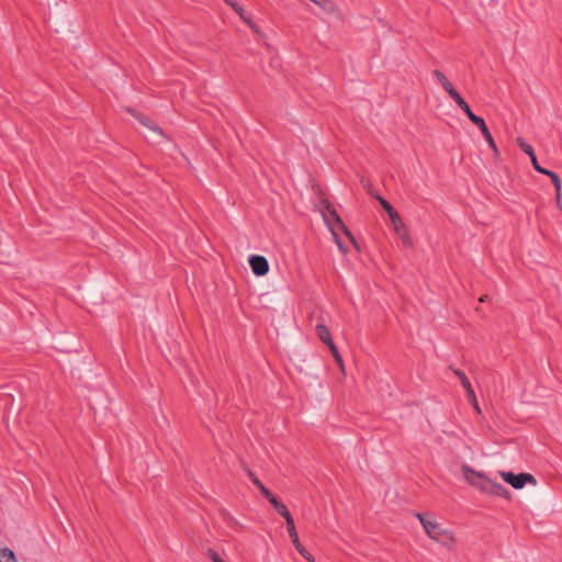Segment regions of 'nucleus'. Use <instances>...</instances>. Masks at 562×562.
I'll return each instance as SVG.
<instances>
[{
	"label": "nucleus",
	"mask_w": 562,
	"mask_h": 562,
	"mask_svg": "<svg viewBox=\"0 0 562 562\" xmlns=\"http://www.w3.org/2000/svg\"><path fill=\"white\" fill-rule=\"evenodd\" d=\"M539 173H542V175H546L549 177V173H551L552 171L549 170V169H546L543 167L540 166V170H537Z\"/></svg>",
	"instance_id": "obj_31"
},
{
	"label": "nucleus",
	"mask_w": 562,
	"mask_h": 562,
	"mask_svg": "<svg viewBox=\"0 0 562 562\" xmlns=\"http://www.w3.org/2000/svg\"><path fill=\"white\" fill-rule=\"evenodd\" d=\"M324 221L327 223L328 227L331 226L329 222V217L333 218L336 226L353 243L356 244L355 237L349 231V228L344 224L341 217L337 213L336 209L329 204L326 203L325 205V212L323 213Z\"/></svg>",
	"instance_id": "obj_5"
},
{
	"label": "nucleus",
	"mask_w": 562,
	"mask_h": 562,
	"mask_svg": "<svg viewBox=\"0 0 562 562\" xmlns=\"http://www.w3.org/2000/svg\"><path fill=\"white\" fill-rule=\"evenodd\" d=\"M555 200H557L558 205H560V202H561V191L560 192L555 191Z\"/></svg>",
	"instance_id": "obj_32"
},
{
	"label": "nucleus",
	"mask_w": 562,
	"mask_h": 562,
	"mask_svg": "<svg viewBox=\"0 0 562 562\" xmlns=\"http://www.w3.org/2000/svg\"><path fill=\"white\" fill-rule=\"evenodd\" d=\"M458 106L467 114L468 119L475 125L479 127V130L482 132L485 140L488 143L490 147L492 149H494L495 151L497 150L496 149V144L493 139V136L492 134L490 133L486 124H485V121L483 120V117L481 116H477L476 114H474L470 108V105L464 101V99L458 103Z\"/></svg>",
	"instance_id": "obj_2"
},
{
	"label": "nucleus",
	"mask_w": 562,
	"mask_h": 562,
	"mask_svg": "<svg viewBox=\"0 0 562 562\" xmlns=\"http://www.w3.org/2000/svg\"><path fill=\"white\" fill-rule=\"evenodd\" d=\"M416 517L419 519L422 526L424 527V524L426 522H431L432 520H429L425 517V515L420 514V513H417L416 514Z\"/></svg>",
	"instance_id": "obj_26"
},
{
	"label": "nucleus",
	"mask_w": 562,
	"mask_h": 562,
	"mask_svg": "<svg viewBox=\"0 0 562 562\" xmlns=\"http://www.w3.org/2000/svg\"><path fill=\"white\" fill-rule=\"evenodd\" d=\"M376 200L379 201L382 209L387 213L391 223L393 225V228L397 236L402 239L403 244L406 246L412 245V239L408 235L407 227L403 220L401 218L400 214L394 210V207L382 196L376 195Z\"/></svg>",
	"instance_id": "obj_1"
},
{
	"label": "nucleus",
	"mask_w": 562,
	"mask_h": 562,
	"mask_svg": "<svg viewBox=\"0 0 562 562\" xmlns=\"http://www.w3.org/2000/svg\"><path fill=\"white\" fill-rule=\"evenodd\" d=\"M272 506H273V508H274L278 513H280L281 510H283V509L286 507V506H285L283 503H281L279 499H278L277 502H273V505H272Z\"/></svg>",
	"instance_id": "obj_24"
},
{
	"label": "nucleus",
	"mask_w": 562,
	"mask_h": 562,
	"mask_svg": "<svg viewBox=\"0 0 562 562\" xmlns=\"http://www.w3.org/2000/svg\"><path fill=\"white\" fill-rule=\"evenodd\" d=\"M416 517L419 519L422 526L424 527V524L426 522H431L432 520H429L425 517V515L420 514V513H417L416 514Z\"/></svg>",
	"instance_id": "obj_28"
},
{
	"label": "nucleus",
	"mask_w": 562,
	"mask_h": 562,
	"mask_svg": "<svg viewBox=\"0 0 562 562\" xmlns=\"http://www.w3.org/2000/svg\"><path fill=\"white\" fill-rule=\"evenodd\" d=\"M0 562H18L14 552L9 548L0 549Z\"/></svg>",
	"instance_id": "obj_14"
},
{
	"label": "nucleus",
	"mask_w": 562,
	"mask_h": 562,
	"mask_svg": "<svg viewBox=\"0 0 562 562\" xmlns=\"http://www.w3.org/2000/svg\"><path fill=\"white\" fill-rule=\"evenodd\" d=\"M249 266L257 277L266 276L269 271V262L266 257L260 255H252L249 258Z\"/></svg>",
	"instance_id": "obj_8"
},
{
	"label": "nucleus",
	"mask_w": 562,
	"mask_h": 562,
	"mask_svg": "<svg viewBox=\"0 0 562 562\" xmlns=\"http://www.w3.org/2000/svg\"><path fill=\"white\" fill-rule=\"evenodd\" d=\"M226 4H228L244 21L248 22L245 16L244 8L236 2L235 0H224Z\"/></svg>",
	"instance_id": "obj_15"
},
{
	"label": "nucleus",
	"mask_w": 562,
	"mask_h": 562,
	"mask_svg": "<svg viewBox=\"0 0 562 562\" xmlns=\"http://www.w3.org/2000/svg\"><path fill=\"white\" fill-rule=\"evenodd\" d=\"M288 532L292 539V542H293L295 549L299 551V553L303 558H305L307 561H313L312 554L300 542V537L297 536L295 526L293 527V529H288Z\"/></svg>",
	"instance_id": "obj_11"
},
{
	"label": "nucleus",
	"mask_w": 562,
	"mask_h": 562,
	"mask_svg": "<svg viewBox=\"0 0 562 562\" xmlns=\"http://www.w3.org/2000/svg\"><path fill=\"white\" fill-rule=\"evenodd\" d=\"M461 471L465 481L481 492H483V486L486 485L485 483L491 481V479H488L486 475H484L481 472L474 471L468 464H463Z\"/></svg>",
	"instance_id": "obj_6"
},
{
	"label": "nucleus",
	"mask_w": 562,
	"mask_h": 562,
	"mask_svg": "<svg viewBox=\"0 0 562 562\" xmlns=\"http://www.w3.org/2000/svg\"><path fill=\"white\" fill-rule=\"evenodd\" d=\"M517 144L519 146V148L526 154L528 155L529 157H531L532 155H535V150H533V147L528 144L524 138L521 137H518L517 138Z\"/></svg>",
	"instance_id": "obj_16"
},
{
	"label": "nucleus",
	"mask_w": 562,
	"mask_h": 562,
	"mask_svg": "<svg viewBox=\"0 0 562 562\" xmlns=\"http://www.w3.org/2000/svg\"><path fill=\"white\" fill-rule=\"evenodd\" d=\"M485 297H486V295L482 296V297L480 299V301H481V302H484V301H485Z\"/></svg>",
	"instance_id": "obj_33"
},
{
	"label": "nucleus",
	"mask_w": 562,
	"mask_h": 562,
	"mask_svg": "<svg viewBox=\"0 0 562 562\" xmlns=\"http://www.w3.org/2000/svg\"><path fill=\"white\" fill-rule=\"evenodd\" d=\"M271 505H273V502H277L278 498L270 492L266 491L263 496Z\"/></svg>",
	"instance_id": "obj_23"
},
{
	"label": "nucleus",
	"mask_w": 562,
	"mask_h": 562,
	"mask_svg": "<svg viewBox=\"0 0 562 562\" xmlns=\"http://www.w3.org/2000/svg\"><path fill=\"white\" fill-rule=\"evenodd\" d=\"M549 177L553 183L554 190L560 192L562 184H561V179H560L559 175L552 171L551 173H549Z\"/></svg>",
	"instance_id": "obj_21"
},
{
	"label": "nucleus",
	"mask_w": 562,
	"mask_h": 562,
	"mask_svg": "<svg viewBox=\"0 0 562 562\" xmlns=\"http://www.w3.org/2000/svg\"><path fill=\"white\" fill-rule=\"evenodd\" d=\"M329 229L333 234V237L338 246V248L344 252L346 254L348 251V249L344 246V244L341 243L340 238L338 237V234L337 232L335 231V227L334 226H329Z\"/></svg>",
	"instance_id": "obj_20"
},
{
	"label": "nucleus",
	"mask_w": 562,
	"mask_h": 562,
	"mask_svg": "<svg viewBox=\"0 0 562 562\" xmlns=\"http://www.w3.org/2000/svg\"><path fill=\"white\" fill-rule=\"evenodd\" d=\"M316 334H317V337L327 346H330L334 344L333 339H331V335H330V331L328 329V327L324 324H317L316 325Z\"/></svg>",
	"instance_id": "obj_13"
},
{
	"label": "nucleus",
	"mask_w": 562,
	"mask_h": 562,
	"mask_svg": "<svg viewBox=\"0 0 562 562\" xmlns=\"http://www.w3.org/2000/svg\"><path fill=\"white\" fill-rule=\"evenodd\" d=\"M486 484L487 485L483 486V493L493 494L504 498H509L510 493L502 483L491 480Z\"/></svg>",
	"instance_id": "obj_9"
},
{
	"label": "nucleus",
	"mask_w": 562,
	"mask_h": 562,
	"mask_svg": "<svg viewBox=\"0 0 562 562\" xmlns=\"http://www.w3.org/2000/svg\"><path fill=\"white\" fill-rule=\"evenodd\" d=\"M311 1L322 8H325L326 3L328 2V0H311Z\"/></svg>",
	"instance_id": "obj_29"
},
{
	"label": "nucleus",
	"mask_w": 562,
	"mask_h": 562,
	"mask_svg": "<svg viewBox=\"0 0 562 562\" xmlns=\"http://www.w3.org/2000/svg\"><path fill=\"white\" fill-rule=\"evenodd\" d=\"M207 555L212 562H225L215 550L209 549Z\"/></svg>",
	"instance_id": "obj_22"
},
{
	"label": "nucleus",
	"mask_w": 562,
	"mask_h": 562,
	"mask_svg": "<svg viewBox=\"0 0 562 562\" xmlns=\"http://www.w3.org/2000/svg\"><path fill=\"white\" fill-rule=\"evenodd\" d=\"M416 517L419 519L422 526L424 527V524L426 522H431L432 520H429L425 517V515L420 514V513H417L416 514Z\"/></svg>",
	"instance_id": "obj_27"
},
{
	"label": "nucleus",
	"mask_w": 562,
	"mask_h": 562,
	"mask_svg": "<svg viewBox=\"0 0 562 562\" xmlns=\"http://www.w3.org/2000/svg\"><path fill=\"white\" fill-rule=\"evenodd\" d=\"M470 401H471V403L473 404V407L475 408V411H476L477 413H481V409H480L479 403H477V401H476V397L474 396V400H470Z\"/></svg>",
	"instance_id": "obj_30"
},
{
	"label": "nucleus",
	"mask_w": 562,
	"mask_h": 562,
	"mask_svg": "<svg viewBox=\"0 0 562 562\" xmlns=\"http://www.w3.org/2000/svg\"><path fill=\"white\" fill-rule=\"evenodd\" d=\"M432 74L437 78L438 82L441 85L443 90L454 100L457 104L463 100L461 94L453 88V86L447 79L443 72H441L438 69H435Z\"/></svg>",
	"instance_id": "obj_7"
},
{
	"label": "nucleus",
	"mask_w": 562,
	"mask_h": 562,
	"mask_svg": "<svg viewBox=\"0 0 562 562\" xmlns=\"http://www.w3.org/2000/svg\"><path fill=\"white\" fill-rule=\"evenodd\" d=\"M279 515H281L284 519H285V522H286V528L288 529H293V527L295 526L294 525V520H293V517L292 515L290 514L289 509L285 507L283 510H281L280 513H278Z\"/></svg>",
	"instance_id": "obj_17"
},
{
	"label": "nucleus",
	"mask_w": 562,
	"mask_h": 562,
	"mask_svg": "<svg viewBox=\"0 0 562 562\" xmlns=\"http://www.w3.org/2000/svg\"><path fill=\"white\" fill-rule=\"evenodd\" d=\"M333 357L335 358V361L337 362V364L342 369L344 368V361H342V358L335 345V342L330 346H328Z\"/></svg>",
	"instance_id": "obj_18"
},
{
	"label": "nucleus",
	"mask_w": 562,
	"mask_h": 562,
	"mask_svg": "<svg viewBox=\"0 0 562 562\" xmlns=\"http://www.w3.org/2000/svg\"><path fill=\"white\" fill-rule=\"evenodd\" d=\"M424 530L429 538L438 542L448 543L454 540L453 535L449 530L442 529L436 520L424 524Z\"/></svg>",
	"instance_id": "obj_3"
},
{
	"label": "nucleus",
	"mask_w": 562,
	"mask_h": 562,
	"mask_svg": "<svg viewBox=\"0 0 562 562\" xmlns=\"http://www.w3.org/2000/svg\"><path fill=\"white\" fill-rule=\"evenodd\" d=\"M248 474L252 483L259 488L261 494L265 496V492L269 490L259 481V479L251 471H249Z\"/></svg>",
	"instance_id": "obj_19"
},
{
	"label": "nucleus",
	"mask_w": 562,
	"mask_h": 562,
	"mask_svg": "<svg viewBox=\"0 0 562 562\" xmlns=\"http://www.w3.org/2000/svg\"><path fill=\"white\" fill-rule=\"evenodd\" d=\"M501 476L506 483L510 484L516 490L522 488L527 483H531L533 485L537 483L533 475L529 473L515 474L513 472L502 471Z\"/></svg>",
	"instance_id": "obj_4"
},
{
	"label": "nucleus",
	"mask_w": 562,
	"mask_h": 562,
	"mask_svg": "<svg viewBox=\"0 0 562 562\" xmlns=\"http://www.w3.org/2000/svg\"><path fill=\"white\" fill-rule=\"evenodd\" d=\"M530 160H531V164H532V167L535 168V170L536 171L540 170V165L538 162L536 154L530 157Z\"/></svg>",
	"instance_id": "obj_25"
},
{
	"label": "nucleus",
	"mask_w": 562,
	"mask_h": 562,
	"mask_svg": "<svg viewBox=\"0 0 562 562\" xmlns=\"http://www.w3.org/2000/svg\"><path fill=\"white\" fill-rule=\"evenodd\" d=\"M452 371L460 379L462 387L465 389L469 400H474V390L464 372L458 369H452Z\"/></svg>",
	"instance_id": "obj_12"
},
{
	"label": "nucleus",
	"mask_w": 562,
	"mask_h": 562,
	"mask_svg": "<svg viewBox=\"0 0 562 562\" xmlns=\"http://www.w3.org/2000/svg\"><path fill=\"white\" fill-rule=\"evenodd\" d=\"M128 112L144 126L151 130L153 132L158 133L159 135H162V131L158 125H156L148 116L145 114L137 112L135 110L128 109Z\"/></svg>",
	"instance_id": "obj_10"
}]
</instances>
